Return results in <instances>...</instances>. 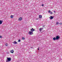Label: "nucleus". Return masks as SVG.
<instances>
[{
  "instance_id": "nucleus-8",
  "label": "nucleus",
  "mask_w": 62,
  "mask_h": 62,
  "mask_svg": "<svg viewBox=\"0 0 62 62\" xmlns=\"http://www.w3.org/2000/svg\"><path fill=\"white\" fill-rule=\"evenodd\" d=\"M10 52L11 53H13V52H14V51H13V50H12Z\"/></svg>"
},
{
  "instance_id": "nucleus-12",
  "label": "nucleus",
  "mask_w": 62,
  "mask_h": 62,
  "mask_svg": "<svg viewBox=\"0 0 62 62\" xmlns=\"http://www.w3.org/2000/svg\"><path fill=\"white\" fill-rule=\"evenodd\" d=\"M43 29L42 28H40L39 29V30H40V32H41V30H42Z\"/></svg>"
},
{
  "instance_id": "nucleus-25",
  "label": "nucleus",
  "mask_w": 62,
  "mask_h": 62,
  "mask_svg": "<svg viewBox=\"0 0 62 62\" xmlns=\"http://www.w3.org/2000/svg\"><path fill=\"white\" fill-rule=\"evenodd\" d=\"M36 20H38V18H37Z\"/></svg>"
},
{
  "instance_id": "nucleus-11",
  "label": "nucleus",
  "mask_w": 62,
  "mask_h": 62,
  "mask_svg": "<svg viewBox=\"0 0 62 62\" xmlns=\"http://www.w3.org/2000/svg\"><path fill=\"white\" fill-rule=\"evenodd\" d=\"M39 18H42V16L40 15L39 16Z\"/></svg>"
},
{
  "instance_id": "nucleus-1",
  "label": "nucleus",
  "mask_w": 62,
  "mask_h": 62,
  "mask_svg": "<svg viewBox=\"0 0 62 62\" xmlns=\"http://www.w3.org/2000/svg\"><path fill=\"white\" fill-rule=\"evenodd\" d=\"M11 61V58H7L6 60V62H8Z\"/></svg>"
},
{
  "instance_id": "nucleus-22",
  "label": "nucleus",
  "mask_w": 62,
  "mask_h": 62,
  "mask_svg": "<svg viewBox=\"0 0 62 62\" xmlns=\"http://www.w3.org/2000/svg\"><path fill=\"white\" fill-rule=\"evenodd\" d=\"M41 6H42V7H43L44 6V5L43 4H42Z\"/></svg>"
},
{
  "instance_id": "nucleus-20",
  "label": "nucleus",
  "mask_w": 62,
  "mask_h": 62,
  "mask_svg": "<svg viewBox=\"0 0 62 62\" xmlns=\"http://www.w3.org/2000/svg\"><path fill=\"white\" fill-rule=\"evenodd\" d=\"M18 42H20L21 41V40H20L19 39L18 40Z\"/></svg>"
},
{
  "instance_id": "nucleus-21",
  "label": "nucleus",
  "mask_w": 62,
  "mask_h": 62,
  "mask_svg": "<svg viewBox=\"0 0 62 62\" xmlns=\"http://www.w3.org/2000/svg\"><path fill=\"white\" fill-rule=\"evenodd\" d=\"M22 39H24V37H23L22 38Z\"/></svg>"
},
{
  "instance_id": "nucleus-23",
  "label": "nucleus",
  "mask_w": 62,
  "mask_h": 62,
  "mask_svg": "<svg viewBox=\"0 0 62 62\" xmlns=\"http://www.w3.org/2000/svg\"><path fill=\"white\" fill-rule=\"evenodd\" d=\"M54 13H55V11H54Z\"/></svg>"
},
{
  "instance_id": "nucleus-6",
  "label": "nucleus",
  "mask_w": 62,
  "mask_h": 62,
  "mask_svg": "<svg viewBox=\"0 0 62 62\" xmlns=\"http://www.w3.org/2000/svg\"><path fill=\"white\" fill-rule=\"evenodd\" d=\"M22 20V17H20V18H19L18 20H19V21H21Z\"/></svg>"
},
{
  "instance_id": "nucleus-10",
  "label": "nucleus",
  "mask_w": 62,
  "mask_h": 62,
  "mask_svg": "<svg viewBox=\"0 0 62 62\" xmlns=\"http://www.w3.org/2000/svg\"><path fill=\"white\" fill-rule=\"evenodd\" d=\"M53 40H56V38L55 37H54L53 38Z\"/></svg>"
},
{
  "instance_id": "nucleus-5",
  "label": "nucleus",
  "mask_w": 62,
  "mask_h": 62,
  "mask_svg": "<svg viewBox=\"0 0 62 62\" xmlns=\"http://www.w3.org/2000/svg\"><path fill=\"white\" fill-rule=\"evenodd\" d=\"M50 19L51 20H52V19H53L54 18V17L53 16H50Z\"/></svg>"
},
{
  "instance_id": "nucleus-7",
  "label": "nucleus",
  "mask_w": 62,
  "mask_h": 62,
  "mask_svg": "<svg viewBox=\"0 0 62 62\" xmlns=\"http://www.w3.org/2000/svg\"><path fill=\"white\" fill-rule=\"evenodd\" d=\"M13 43H14V44H17L18 43H17V42H16V41H15L14 42H13Z\"/></svg>"
},
{
  "instance_id": "nucleus-9",
  "label": "nucleus",
  "mask_w": 62,
  "mask_h": 62,
  "mask_svg": "<svg viewBox=\"0 0 62 62\" xmlns=\"http://www.w3.org/2000/svg\"><path fill=\"white\" fill-rule=\"evenodd\" d=\"M2 24V20H0V24Z\"/></svg>"
},
{
  "instance_id": "nucleus-17",
  "label": "nucleus",
  "mask_w": 62,
  "mask_h": 62,
  "mask_svg": "<svg viewBox=\"0 0 62 62\" xmlns=\"http://www.w3.org/2000/svg\"><path fill=\"white\" fill-rule=\"evenodd\" d=\"M59 24H60V25H62V23H59Z\"/></svg>"
},
{
  "instance_id": "nucleus-26",
  "label": "nucleus",
  "mask_w": 62,
  "mask_h": 62,
  "mask_svg": "<svg viewBox=\"0 0 62 62\" xmlns=\"http://www.w3.org/2000/svg\"><path fill=\"white\" fill-rule=\"evenodd\" d=\"M49 18H50V17H49Z\"/></svg>"
},
{
  "instance_id": "nucleus-4",
  "label": "nucleus",
  "mask_w": 62,
  "mask_h": 62,
  "mask_svg": "<svg viewBox=\"0 0 62 62\" xmlns=\"http://www.w3.org/2000/svg\"><path fill=\"white\" fill-rule=\"evenodd\" d=\"M31 32H33V31H35V30L32 28L31 29Z\"/></svg>"
},
{
  "instance_id": "nucleus-18",
  "label": "nucleus",
  "mask_w": 62,
  "mask_h": 62,
  "mask_svg": "<svg viewBox=\"0 0 62 62\" xmlns=\"http://www.w3.org/2000/svg\"><path fill=\"white\" fill-rule=\"evenodd\" d=\"M3 38L2 36H0V38Z\"/></svg>"
},
{
  "instance_id": "nucleus-3",
  "label": "nucleus",
  "mask_w": 62,
  "mask_h": 62,
  "mask_svg": "<svg viewBox=\"0 0 62 62\" xmlns=\"http://www.w3.org/2000/svg\"><path fill=\"white\" fill-rule=\"evenodd\" d=\"M56 40H58L60 39V36H57L56 38Z\"/></svg>"
},
{
  "instance_id": "nucleus-2",
  "label": "nucleus",
  "mask_w": 62,
  "mask_h": 62,
  "mask_svg": "<svg viewBox=\"0 0 62 62\" xmlns=\"http://www.w3.org/2000/svg\"><path fill=\"white\" fill-rule=\"evenodd\" d=\"M28 33L29 34V35H32L33 34V32L31 31H29Z\"/></svg>"
},
{
  "instance_id": "nucleus-13",
  "label": "nucleus",
  "mask_w": 62,
  "mask_h": 62,
  "mask_svg": "<svg viewBox=\"0 0 62 62\" xmlns=\"http://www.w3.org/2000/svg\"><path fill=\"white\" fill-rule=\"evenodd\" d=\"M10 17L11 18H13V15H11V16Z\"/></svg>"
},
{
  "instance_id": "nucleus-19",
  "label": "nucleus",
  "mask_w": 62,
  "mask_h": 62,
  "mask_svg": "<svg viewBox=\"0 0 62 62\" xmlns=\"http://www.w3.org/2000/svg\"><path fill=\"white\" fill-rule=\"evenodd\" d=\"M6 46H8V44H6Z\"/></svg>"
},
{
  "instance_id": "nucleus-16",
  "label": "nucleus",
  "mask_w": 62,
  "mask_h": 62,
  "mask_svg": "<svg viewBox=\"0 0 62 62\" xmlns=\"http://www.w3.org/2000/svg\"><path fill=\"white\" fill-rule=\"evenodd\" d=\"M50 13L51 14H53V12H50Z\"/></svg>"
},
{
  "instance_id": "nucleus-15",
  "label": "nucleus",
  "mask_w": 62,
  "mask_h": 62,
  "mask_svg": "<svg viewBox=\"0 0 62 62\" xmlns=\"http://www.w3.org/2000/svg\"><path fill=\"white\" fill-rule=\"evenodd\" d=\"M59 23H58V22H57L56 23V25H57V24H59Z\"/></svg>"
},
{
  "instance_id": "nucleus-24",
  "label": "nucleus",
  "mask_w": 62,
  "mask_h": 62,
  "mask_svg": "<svg viewBox=\"0 0 62 62\" xmlns=\"http://www.w3.org/2000/svg\"><path fill=\"white\" fill-rule=\"evenodd\" d=\"M38 50H39V48H38Z\"/></svg>"
},
{
  "instance_id": "nucleus-14",
  "label": "nucleus",
  "mask_w": 62,
  "mask_h": 62,
  "mask_svg": "<svg viewBox=\"0 0 62 62\" xmlns=\"http://www.w3.org/2000/svg\"><path fill=\"white\" fill-rule=\"evenodd\" d=\"M51 11L50 10L48 11V12L49 13H50V12H51Z\"/></svg>"
}]
</instances>
